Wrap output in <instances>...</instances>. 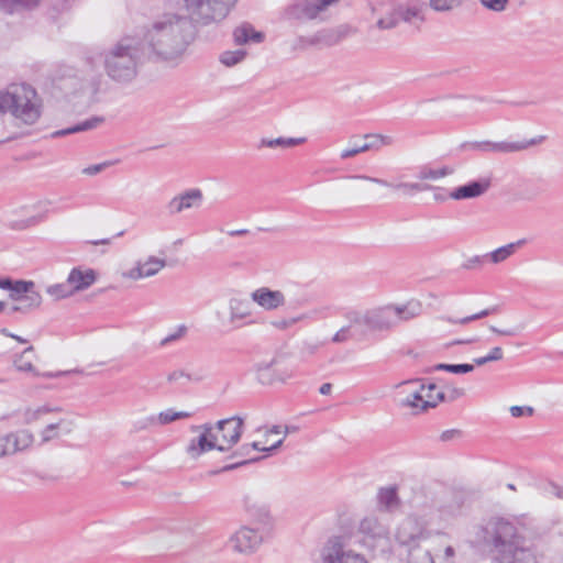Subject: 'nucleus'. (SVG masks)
I'll return each instance as SVG.
<instances>
[{"instance_id":"18","label":"nucleus","mask_w":563,"mask_h":563,"mask_svg":"<svg viewBox=\"0 0 563 563\" xmlns=\"http://www.w3.org/2000/svg\"><path fill=\"white\" fill-rule=\"evenodd\" d=\"M492 186L490 178H479L454 188L449 197L454 200L473 199L483 196Z\"/></svg>"},{"instance_id":"1","label":"nucleus","mask_w":563,"mask_h":563,"mask_svg":"<svg viewBox=\"0 0 563 563\" xmlns=\"http://www.w3.org/2000/svg\"><path fill=\"white\" fill-rule=\"evenodd\" d=\"M142 41L156 59L178 62L194 41V25L187 16L166 13L146 29Z\"/></svg>"},{"instance_id":"23","label":"nucleus","mask_w":563,"mask_h":563,"mask_svg":"<svg viewBox=\"0 0 563 563\" xmlns=\"http://www.w3.org/2000/svg\"><path fill=\"white\" fill-rule=\"evenodd\" d=\"M42 0H0V11L13 15L33 11L41 4Z\"/></svg>"},{"instance_id":"17","label":"nucleus","mask_w":563,"mask_h":563,"mask_svg":"<svg viewBox=\"0 0 563 563\" xmlns=\"http://www.w3.org/2000/svg\"><path fill=\"white\" fill-rule=\"evenodd\" d=\"M202 202V191L198 188L186 190L174 198L166 205L169 216H176L185 210L199 207Z\"/></svg>"},{"instance_id":"19","label":"nucleus","mask_w":563,"mask_h":563,"mask_svg":"<svg viewBox=\"0 0 563 563\" xmlns=\"http://www.w3.org/2000/svg\"><path fill=\"white\" fill-rule=\"evenodd\" d=\"M254 302L265 310H275L285 305V296L280 290H272L262 287L254 290L251 295Z\"/></svg>"},{"instance_id":"7","label":"nucleus","mask_w":563,"mask_h":563,"mask_svg":"<svg viewBox=\"0 0 563 563\" xmlns=\"http://www.w3.org/2000/svg\"><path fill=\"white\" fill-rule=\"evenodd\" d=\"M545 140L544 135H540L538 137H533L530 140H521V141H481V142H472L465 143L463 147H470L474 151H478L482 153H494V154H512L526 151L532 146H536L542 143Z\"/></svg>"},{"instance_id":"34","label":"nucleus","mask_w":563,"mask_h":563,"mask_svg":"<svg viewBox=\"0 0 563 563\" xmlns=\"http://www.w3.org/2000/svg\"><path fill=\"white\" fill-rule=\"evenodd\" d=\"M379 505L387 511H393L399 506L396 487L380 488L378 493Z\"/></svg>"},{"instance_id":"37","label":"nucleus","mask_w":563,"mask_h":563,"mask_svg":"<svg viewBox=\"0 0 563 563\" xmlns=\"http://www.w3.org/2000/svg\"><path fill=\"white\" fill-rule=\"evenodd\" d=\"M251 316V310L247 302L233 299L230 301V319L232 322L242 320Z\"/></svg>"},{"instance_id":"11","label":"nucleus","mask_w":563,"mask_h":563,"mask_svg":"<svg viewBox=\"0 0 563 563\" xmlns=\"http://www.w3.org/2000/svg\"><path fill=\"white\" fill-rule=\"evenodd\" d=\"M243 427L244 420L239 416L219 420L216 426H213L218 433H220V439L218 438V451H230L240 441Z\"/></svg>"},{"instance_id":"58","label":"nucleus","mask_w":563,"mask_h":563,"mask_svg":"<svg viewBox=\"0 0 563 563\" xmlns=\"http://www.w3.org/2000/svg\"><path fill=\"white\" fill-rule=\"evenodd\" d=\"M462 437V431L459 430V429H451V430H445L441 433L440 435V440L443 441V442H448V441H452L454 439H457V438H461Z\"/></svg>"},{"instance_id":"21","label":"nucleus","mask_w":563,"mask_h":563,"mask_svg":"<svg viewBox=\"0 0 563 563\" xmlns=\"http://www.w3.org/2000/svg\"><path fill=\"white\" fill-rule=\"evenodd\" d=\"M250 453H251V446L249 444H243L238 450L233 451L231 453V455L229 456V459L241 457L242 459L241 461H238V462L232 463V464H227L223 467H221L220 470L210 471L208 474L209 475H217V474H220V473L230 472V471L236 470V468H239L241 466H244V465H247V464H252V463H256V462H258V461H261L263 459L262 456L247 457L250 455Z\"/></svg>"},{"instance_id":"25","label":"nucleus","mask_w":563,"mask_h":563,"mask_svg":"<svg viewBox=\"0 0 563 563\" xmlns=\"http://www.w3.org/2000/svg\"><path fill=\"white\" fill-rule=\"evenodd\" d=\"M103 122H104L103 117L95 115V117H91L82 122H79V123L73 125V126L53 132L52 137H54V139L63 137V136L74 134V133L89 131V130L96 129Z\"/></svg>"},{"instance_id":"22","label":"nucleus","mask_w":563,"mask_h":563,"mask_svg":"<svg viewBox=\"0 0 563 563\" xmlns=\"http://www.w3.org/2000/svg\"><path fill=\"white\" fill-rule=\"evenodd\" d=\"M360 531L371 539L377 541H388V529L382 525L375 517H366L360 523Z\"/></svg>"},{"instance_id":"20","label":"nucleus","mask_w":563,"mask_h":563,"mask_svg":"<svg viewBox=\"0 0 563 563\" xmlns=\"http://www.w3.org/2000/svg\"><path fill=\"white\" fill-rule=\"evenodd\" d=\"M68 283L76 292L86 290L97 280V273L92 268L81 269V267H74L68 275Z\"/></svg>"},{"instance_id":"31","label":"nucleus","mask_w":563,"mask_h":563,"mask_svg":"<svg viewBox=\"0 0 563 563\" xmlns=\"http://www.w3.org/2000/svg\"><path fill=\"white\" fill-rule=\"evenodd\" d=\"M41 305H42V296L37 291L35 294H31L30 296H25V298L22 299L21 301H16V303L10 308L9 314H12L15 312L26 314V313H30L31 311L40 308Z\"/></svg>"},{"instance_id":"49","label":"nucleus","mask_w":563,"mask_h":563,"mask_svg":"<svg viewBox=\"0 0 563 563\" xmlns=\"http://www.w3.org/2000/svg\"><path fill=\"white\" fill-rule=\"evenodd\" d=\"M180 379H187L191 382H200L202 380V376L191 375L190 373L185 372L184 369H176L168 374L167 380L169 383H177Z\"/></svg>"},{"instance_id":"60","label":"nucleus","mask_w":563,"mask_h":563,"mask_svg":"<svg viewBox=\"0 0 563 563\" xmlns=\"http://www.w3.org/2000/svg\"><path fill=\"white\" fill-rule=\"evenodd\" d=\"M444 395L445 400L454 401L464 395V389L459 387H450L448 388V393H444Z\"/></svg>"},{"instance_id":"55","label":"nucleus","mask_w":563,"mask_h":563,"mask_svg":"<svg viewBox=\"0 0 563 563\" xmlns=\"http://www.w3.org/2000/svg\"><path fill=\"white\" fill-rule=\"evenodd\" d=\"M375 146H376L375 144H363V145L356 146L354 148L344 150L341 153V158L345 159V158L353 157L360 153L369 151V150L374 148Z\"/></svg>"},{"instance_id":"42","label":"nucleus","mask_w":563,"mask_h":563,"mask_svg":"<svg viewBox=\"0 0 563 563\" xmlns=\"http://www.w3.org/2000/svg\"><path fill=\"white\" fill-rule=\"evenodd\" d=\"M313 36L316 45L334 46L339 44V35L334 33V30H322Z\"/></svg>"},{"instance_id":"3","label":"nucleus","mask_w":563,"mask_h":563,"mask_svg":"<svg viewBox=\"0 0 563 563\" xmlns=\"http://www.w3.org/2000/svg\"><path fill=\"white\" fill-rule=\"evenodd\" d=\"M0 112H10L25 124L35 123L40 115L36 90L29 84H12L0 91Z\"/></svg>"},{"instance_id":"64","label":"nucleus","mask_w":563,"mask_h":563,"mask_svg":"<svg viewBox=\"0 0 563 563\" xmlns=\"http://www.w3.org/2000/svg\"><path fill=\"white\" fill-rule=\"evenodd\" d=\"M490 362L500 361L504 357V352L500 346L493 347L487 354Z\"/></svg>"},{"instance_id":"63","label":"nucleus","mask_w":563,"mask_h":563,"mask_svg":"<svg viewBox=\"0 0 563 563\" xmlns=\"http://www.w3.org/2000/svg\"><path fill=\"white\" fill-rule=\"evenodd\" d=\"M486 260H487V256H486V255H483V256H479V255L473 256V257H471V258H468V260L466 261V263L464 264V267H465V268H467V269L474 268L476 265H481V264H483Z\"/></svg>"},{"instance_id":"40","label":"nucleus","mask_w":563,"mask_h":563,"mask_svg":"<svg viewBox=\"0 0 563 563\" xmlns=\"http://www.w3.org/2000/svg\"><path fill=\"white\" fill-rule=\"evenodd\" d=\"M393 311L395 312V322L396 324L398 321L401 320H410L419 314V306H396L393 307Z\"/></svg>"},{"instance_id":"2","label":"nucleus","mask_w":563,"mask_h":563,"mask_svg":"<svg viewBox=\"0 0 563 563\" xmlns=\"http://www.w3.org/2000/svg\"><path fill=\"white\" fill-rule=\"evenodd\" d=\"M140 43L123 36L102 53L103 68L109 78L119 84L131 82L137 75Z\"/></svg>"},{"instance_id":"41","label":"nucleus","mask_w":563,"mask_h":563,"mask_svg":"<svg viewBox=\"0 0 563 563\" xmlns=\"http://www.w3.org/2000/svg\"><path fill=\"white\" fill-rule=\"evenodd\" d=\"M34 352L33 346H27L23 350L20 355H16L13 360V364L15 368L20 372H34V366L30 360H25V357Z\"/></svg>"},{"instance_id":"15","label":"nucleus","mask_w":563,"mask_h":563,"mask_svg":"<svg viewBox=\"0 0 563 563\" xmlns=\"http://www.w3.org/2000/svg\"><path fill=\"white\" fill-rule=\"evenodd\" d=\"M363 321L367 334L369 332L389 331L396 327L393 307H384L363 311Z\"/></svg>"},{"instance_id":"29","label":"nucleus","mask_w":563,"mask_h":563,"mask_svg":"<svg viewBox=\"0 0 563 563\" xmlns=\"http://www.w3.org/2000/svg\"><path fill=\"white\" fill-rule=\"evenodd\" d=\"M526 243V239H520L516 242L496 249L495 251L486 254V256L492 263L499 264L514 255L516 251L522 247Z\"/></svg>"},{"instance_id":"32","label":"nucleus","mask_w":563,"mask_h":563,"mask_svg":"<svg viewBox=\"0 0 563 563\" xmlns=\"http://www.w3.org/2000/svg\"><path fill=\"white\" fill-rule=\"evenodd\" d=\"M346 551L339 540L331 541L322 552L323 563H343Z\"/></svg>"},{"instance_id":"51","label":"nucleus","mask_w":563,"mask_h":563,"mask_svg":"<svg viewBox=\"0 0 563 563\" xmlns=\"http://www.w3.org/2000/svg\"><path fill=\"white\" fill-rule=\"evenodd\" d=\"M275 361H272L269 363H260L257 365V374H258V380L262 384H271L273 382V378L271 377V367L274 364Z\"/></svg>"},{"instance_id":"16","label":"nucleus","mask_w":563,"mask_h":563,"mask_svg":"<svg viewBox=\"0 0 563 563\" xmlns=\"http://www.w3.org/2000/svg\"><path fill=\"white\" fill-rule=\"evenodd\" d=\"M34 435L26 429L10 432L1 437L0 454L14 455L32 446Z\"/></svg>"},{"instance_id":"45","label":"nucleus","mask_w":563,"mask_h":563,"mask_svg":"<svg viewBox=\"0 0 563 563\" xmlns=\"http://www.w3.org/2000/svg\"><path fill=\"white\" fill-rule=\"evenodd\" d=\"M55 409H53L49 406H42V407H38L36 409L27 408V409H25V411L23 413L24 423L25 424H31L34 421L38 420L43 415L49 413V412H52Z\"/></svg>"},{"instance_id":"24","label":"nucleus","mask_w":563,"mask_h":563,"mask_svg":"<svg viewBox=\"0 0 563 563\" xmlns=\"http://www.w3.org/2000/svg\"><path fill=\"white\" fill-rule=\"evenodd\" d=\"M398 21L412 24L415 20L424 22L423 5L418 3H408L405 5H398L394 9Z\"/></svg>"},{"instance_id":"27","label":"nucleus","mask_w":563,"mask_h":563,"mask_svg":"<svg viewBox=\"0 0 563 563\" xmlns=\"http://www.w3.org/2000/svg\"><path fill=\"white\" fill-rule=\"evenodd\" d=\"M350 178L364 179V180H368V181L375 183L380 186L391 187V188H396V189H405V190H409V191H423V190H427L430 188L429 185H423V184H419V183H399L397 185H393L385 179L371 177V176H366V175H354V176H350Z\"/></svg>"},{"instance_id":"39","label":"nucleus","mask_w":563,"mask_h":563,"mask_svg":"<svg viewBox=\"0 0 563 563\" xmlns=\"http://www.w3.org/2000/svg\"><path fill=\"white\" fill-rule=\"evenodd\" d=\"M474 364H446V363H439L434 365L431 371H445L452 374H467L474 371Z\"/></svg>"},{"instance_id":"36","label":"nucleus","mask_w":563,"mask_h":563,"mask_svg":"<svg viewBox=\"0 0 563 563\" xmlns=\"http://www.w3.org/2000/svg\"><path fill=\"white\" fill-rule=\"evenodd\" d=\"M191 417L190 412L187 411H174L173 409H168L166 411L161 412L157 418L151 417L148 418L150 423H154L158 421L161 424H167L173 421L185 419Z\"/></svg>"},{"instance_id":"61","label":"nucleus","mask_w":563,"mask_h":563,"mask_svg":"<svg viewBox=\"0 0 563 563\" xmlns=\"http://www.w3.org/2000/svg\"><path fill=\"white\" fill-rule=\"evenodd\" d=\"M125 275L131 279H140L146 277L141 263H137V265L131 268Z\"/></svg>"},{"instance_id":"4","label":"nucleus","mask_w":563,"mask_h":563,"mask_svg":"<svg viewBox=\"0 0 563 563\" xmlns=\"http://www.w3.org/2000/svg\"><path fill=\"white\" fill-rule=\"evenodd\" d=\"M258 527H242L229 540L230 547L243 554H252L264 541L266 534L272 529V517L265 509L258 510Z\"/></svg>"},{"instance_id":"5","label":"nucleus","mask_w":563,"mask_h":563,"mask_svg":"<svg viewBox=\"0 0 563 563\" xmlns=\"http://www.w3.org/2000/svg\"><path fill=\"white\" fill-rule=\"evenodd\" d=\"M484 539L494 547L497 555H499L501 550L509 549L525 538L519 533L515 521L503 517H494L484 527Z\"/></svg>"},{"instance_id":"53","label":"nucleus","mask_w":563,"mask_h":563,"mask_svg":"<svg viewBox=\"0 0 563 563\" xmlns=\"http://www.w3.org/2000/svg\"><path fill=\"white\" fill-rule=\"evenodd\" d=\"M118 161H106V162H102L99 164L90 165L82 169V174L88 175V176H95V175L103 172L108 167L114 165Z\"/></svg>"},{"instance_id":"47","label":"nucleus","mask_w":563,"mask_h":563,"mask_svg":"<svg viewBox=\"0 0 563 563\" xmlns=\"http://www.w3.org/2000/svg\"><path fill=\"white\" fill-rule=\"evenodd\" d=\"M462 3L461 0H430V7L438 12L451 11Z\"/></svg>"},{"instance_id":"28","label":"nucleus","mask_w":563,"mask_h":563,"mask_svg":"<svg viewBox=\"0 0 563 563\" xmlns=\"http://www.w3.org/2000/svg\"><path fill=\"white\" fill-rule=\"evenodd\" d=\"M408 563H435L429 541L417 543L408 549Z\"/></svg>"},{"instance_id":"35","label":"nucleus","mask_w":563,"mask_h":563,"mask_svg":"<svg viewBox=\"0 0 563 563\" xmlns=\"http://www.w3.org/2000/svg\"><path fill=\"white\" fill-rule=\"evenodd\" d=\"M306 142L305 137H277V139H263L262 146L266 147H294Z\"/></svg>"},{"instance_id":"46","label":"nucleus","mask_w":563,"mask_h":563,"mask_svg":"<svg viewBox=\"0 0 563 563\" xmlns=\"http://www.w3.org/2000/svg\"><path fill=\"white\" fill-rule=\"evenodd\" d=\"M246 56V52L238 49L234 52H224L221 54L220 62L225 66H234L242 62Z\"/></svg>"},{"instance_id":"6","label":"nucleus","mask_w":563,"mask_h":563,"mask_svg":"<svg viewBox=\"0 0 563 563\" xmlns=\"http://www.w3.org/2000/svg\"><path fill=\"white\" fill-rule=\"evenodd\" d=\"M238 0H185V5L192 16L203 24L223 20Z\"/></svg>"},{"instance_id":"43","label":"nucleus","mask_w":563,"mask_h":563,"mask_svg":"<svg viewBox=\"0 0 563 563\" xmlns=\"http://www.w3.org/2000/svg\"><path fill=\"white\" fill-rule=\"evenodd\" d=\"M141 265L145 273V276L152 277L166 266V261L157 258L155 256H150L147 258V261L144 263H141Z\"/></svg>"},{"instance_id":"26","label":"nucleus","mask_w":563,"mask_h":563,"mask_svg":"<svg viewBox=\"0 0 563 563\" xmlns=\"http://www.w3.org/2000/svg\"><path fill=\"white\" fill-rule=\"evenodd\" d=\"M234 41L238 45L247 44L250 42L261 43L264 41V34L257 32L250 23H243L233 32Z\"/></svg>"},{"instance_id":"33","label":"nucleus","mask_w":563,"mask_h":563,"mask_svg":"<svg viewBox=\"0 0 563 563\" xmlns=\"http://www.w3.org/2000/svg\"><path fill=\"white\" fill-rule=\"evenodd\" d=\"M500 311V308L499 306H493V307H489V308H486L477 313H474V314H471V316H467V317H464V318H461V319H455V318H452V317H441V320L443 321H446L449 323H452V324H461V325H465L472 321H476V320H479V319H483L485 317H488L490 314H496Z\"/></svg>"},{"instance_id":"57","label":"nucleus","mask_w":563,"mask_h":563,"mask_svg":"<svg viewBox=\"0 0 563 563\" xmlns=\"http://www.w3.org/2000/svg\"><path fill=\"white\" fill-rule=\"evenodd\" d=\"M510 412H511V416L515 417V418H519V417H522L525 415L527 416H532L533 412H534V409L532 407H529V406H512L510 408Z\"/></svg>"},{"instance_id":"8","label":"nucleus","mask_w":563,"mask_h":563,"mask_svg":"<svg viewBox=\"0 0 563 563\" xmlns=\"http://www.w3.org/2000/svg\"><path fill=\"white\" fill-rule=\"evenodd\" d=\"M340 0H292L283 11V18L288 21L312 20L328 7Z\"/></svg>"},{"instance_id":"54","label":"nucleus","mask_w":563,"mask_h":563,"mask_svg":"<svg viewBox=\"0 0 563 563\" xmlns=\"http://www.w3.org/2000/svg\"><path fill=\"white\" fill-rule=\"evenodd\" d=\"M307 318H308V316L306 313H302V314H299L294 318H288V319L285 318V319L277 320L274 322V325L277 329L285 330V329H288V328L292 327L294 324H296L297 322H300Z\"/></svg>"},{"instance_id":"44","label":"nucleus","mask_w":563,"mask_h":563,"mask_svg":"<svg viewBox=\"0 0 563 563\" xmlns=\"http://www.w3.org/2000/svg\"><path fill=\"white\" fill-rule=\"evenodd\" d=\"M452 173H453V169L448 166H444L440 169H432V168L423 167V168H421V170L418 175V178L419 179H438V178L451 175Z\"/></svg>"},{"instance_id":"62","label":"nucleus","mask_w":563,"mask_h":563,"mask_svg":"<svg viewBox=\"0 0 563 563\" xmlns=\"http://www.w3.org/2000/svg\"><path fill=\"white\" fill-rule=\"evenodd\" d=\"M334 33L339 35V43L349 36L351 33H355V30L351 27L350 25H340L338 29L334 30Z\"/></svg>"},{"instance_id":"52","label":"nucleus","mask_w":563,"mask_h":563,"mask_svg":"<svg viewBox=\"0 0 563 563\" xmlns=\"http://www.w3.org/2000/svg\"><path fill=\"white\" fill-rule=\"evenodd\" d=\"M310 46H317L314 36H298L291 45L292 51H306Z\"/></svg>"},{"instance_id":"48","label":"nucleus","mask_w":563,"mask_h":563,"mask_svg":"<svg viewBox=\"0 0 563 563\" xmlns=\"http://www.w3.org/2000/svg\"><path fill=\"white\" fill-rule=\"evenodd\" d=\"M399 24L398 16L396 15L395 11H390L387 16L378 19L375 26L378 30H391L397 27Z\"/></svg>"},{"instance_id":"59","label":"nucleus","mask_w":563,"mask_h":563,"mask_svg":"<svg viewBox=\"0 0 563 563\" xmlns=\"http://www.w3.org/2000/svg\"><path fill=\"white\" fill-rule=\"evenodd\" d=\"M343 563H367V561L361 554L354 553L353 551H346Z\"/></svg>"},{"instance_id":"14","label":"nucleus","mask_w":563,"mask_h":563,"mask_svg":"<svg viewBox=\"0 0 563 563\" xmlns=\"http://www.w3.org/2000/svg\"><path fill=\"white\" fill-rule=\"evenodd\" d=\"M396 539L408 549L417 543H426L429 540V532L420 525L415 517L405 518L398 526Z\"/></svg>"},{"instance_id":"10","label":"nucleus","mask_w":563,"mask_h":563,"mask_svg":"<svg viewBox=\"0 0 563 563\" xmlns=\"http://www.w3.org/2000/svg\"><path fill=\"white\" fill-rule=\"evenodd\" d=\"M437 389L438 386L434 383H430L428 386L422 384L418 390L410 393L405 399H402L400 401V406L418 409L416 413L434 408L439 402L445 401L444 391H438L437 396L433 397V390Z\"/></svg>"},{"instance_id":"12","label":"nucleus","mask_w":563,"mask_h":563,"mask_svg":"<svg viewBox=\"0 0 563 563\" xmlns=\"http://www.w3.org/2000/svg\"><path fill=\"white\" fill-rule=\"evenodd\" d=\"M190 429L192 432L201 431L197 438L190 440L186 448V452L191 459L196 460L206 452L218 450V435L214 434L211 423L192 426Z\"/></svg>"},{"instance_id":"56","label":"nucleus","mask_w":563,"mask_h":563,"mask_svg":"<svg viewBox=\"0 0 563 563\" xmlns=\"http://www.w3.org/2000/svg\"><path fill=\"white\" fill-rule=\"evenodd\" d=\"M483 5L492 11L500 12L506 9L508 0H481Z\"/></svg>"},{"instance_id":"38","label":"nucleus","mask_w":563,"mask_h":563,"mask_svg":"<svg viewBox=\"0 0 563 563\" xmlns=\"http://www.w3.org/2000/svg\"><path fill=\"white\" fill-rule=\"evenodd\" d=\"M73 287L68 283V278L64 283L51 285L46 288V292L54 297L56 300L68 298L75 295Z\"/></svg>"},{"instance_id":"9","label":"nucleus","mask_w":563,"mask_h":563,"mask_svg":"<svg viewBox=\"0 0 563 563\" xmlns=\"http://www.w3.org/2000/svg\"><path fill=\"white\" fill-rule=\"evenodd\" d=\"M347 324L340 328L331 338V342L342 344L347 341L362 342L367 339L366 328L363 321V311L349 310L344 314Z\"/></svg>"},{"instance_id":"50","label":"nucleus","mask_w":563,"mask_h":563,"mask_svg":"<svg viewBox=\"0 0 563 563\" xmlns=\"http://www.w3.org/2000/svg\"><path fill=\"white\" fill-rule=\"evenodd\" d=\"M187 331H188V328L185 324L178 325L174 333H170L169 335L165 336L159 342V346H162V347L167 346L168 344L183 339L186 335Z\"/></svg>"},{"instance_id":"30","label":"nucleus","mask_w":563,"mask_h":563,"mask_svg":"<svg viewBox=\"0 0 563 563\" xmlns=\"http://www.w3.org/2000/svg\"><path fill=\"white\" fill-rule=\"evenodd\" d=\"M34 288L35 283L32 280L13 279L9 289V297L15 302L21 301L25 296L37 292Z\"/></svg>"},{"instance_id":"13","label":"nucleus","mask_w":563,"mask_h":563,"mask_svg":"<svg viewBox=\"0 0 563 563\" xmlns=\"http://www.w3.org/2000/svg\"><path fill=\"white\" fill-rule=\"evenodd\" d=\"M499 563H538V550L526 538L497 555Z\"/></svg>"}]
</instances>
